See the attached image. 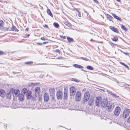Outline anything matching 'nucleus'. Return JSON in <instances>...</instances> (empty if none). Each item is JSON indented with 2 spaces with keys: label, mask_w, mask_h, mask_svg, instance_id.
I'll return each instance as SVG.
<instances>
[{
  "label": "nucleus",
  "mask_w": 130,
  "mask_h": 130,
  "mask_svg": "<svg viewBox=\"0 0 130 130\" xmlns=\"http://www.w3.org/2000/svg\"><path fill=\"white\" fill-rule=\"evenodd\" d=\"M85 12H86V13H87L88 14V13H87V11H85Z\"/></svg>",
  "instance_id": "59"
},
{
  "label": "nucleus",
  "mask_w": 130,
  "mask_h": 130,
  "mask_svg": "<svg viewBox=\"0 0 130 130\" xmlns=\"http://www.w3.org/2000/svg\"><path fill=\"white\" fill-rule=\"evenodd\" d=\"M30 36L29 34H26L25 35V36L24 37L25 38H26Z\"/></svg>",
  "instance_id": "47"
},
{
  "label": "nucleus",
  "mask_w": 130,
  "mask_h": 130,
  "mask_svg": "<svg viewBox=\"0 0 130 130\" xmlns=\"http://www.w3.org/2000/svg\"><path fill=\"white\" fill-rule=\"evenodd\" d=\"M81 58L82 59L85 60H86V61H88V59L86 58H85L84 57H82Z\"/></svg>",
  "instance_id": "45"
},
{
  "label": "nucleus",
  "mask_w": 130,
  "mask_h": 130,
  "mask_svg": "<svg viewBox=\"0 0 130 130\" xmlns=\"http://www.w3.org/2000/svg\"><path fill=\"white\" fill-rule=\"evenodd\" d=\"M124 85V87L125 88H129V86L130 85H129L128 84H125V83Z\"/></svg>",
  "instance_id": "37"
},
{
  "label": "nucleus",
  "mask_w": 130,
  "mask_h": 130,
  "mask_svg": "<svg viewBox=\"0 0 130 130\" xmlns=\"http://www.w3.org/2000/svg\"><path fill=\"white\" fill-rule=\"evenodd\" d=\"M53 25L54 27L57 28H58L59 26V25L56 22H54L53 24Z\"/></svg>",
  "instance_id": "29"
},
{
  "label": "nucleus",
  "mask_w": 130,
  "mask_h": 130,
  "mask_svg": "<svg viewBox=\"0 0 130 130\" xmlns=\"http://www.w3.org/2000/svg\"><path fill=\"white\" fill-rule=\"evenodd\" d=\"M102 99L100 96L97 97L96 99L95 105L98 107L101 106L102 103Z\"/></svg>",
  "instance_id": "2"
},
{
  "label": "nucleus",
  "mask_w": 130,
  "mask_h": 130,
  "mask_svg": "<svg viewBox=\"0 0 130 130\" xmlns=\"http://www.w3.org/2000/svg\"><path fill=\"white\" fill-rule=\"evenodd\" d=\"M121 111V109L119 106L117 107L114 110V114L116 116H118L120 113Z\"/></svg>",
  "instance_id": "9"
},
{
  "label": "nucleus",
  "mask_w": 130,
  "mask_h": 130,
  "mask_svg": "<svg viewBox=\"0 0 130 130\" xmlns=\"http://www.w3.org/2000/svg\"><path fill=\"white\" fill-rule=\"evenodd\" d=\"M117 81V80L116 79H114L113 80V81L114 82H116Z\"/></svg>",
  "instance_id": "57"
},
{
  "label": "nucleus",
  "mask_w": 130,
  "mask_h": 130,
  "mask_svg": "<svg viewBox=\"0 0 130 130\" xmlns=\"http://www.w3.org/2000/svg\"><path fill=\"white\" fill-rule=\"evenodd\" d=\"M127 122L128 123H130V115L127 119Z\"/></svg>",
  "instance_id": "46"
},
{
  "label": "nucleus",
  "mask_w": 130,
  "mask_h": 130,
  "mask_svg": "<svg viewBox=\"0 0 130 130\" xmlns=\"http://www.w3.org/2000/svg\"><path fill=\"white\" fill-rule=\"evenodd\" d=\"M90 97L89 93L88 92H86L84 94L83 98L84 103L85 104V102H87L88 100Z\"/></svg>",
  "instance_id": "7"
},
{
  "label": "nucleus",
  "mask_w": 130,
  "mask_h": 130,
  "mask_svg": "<svg viewBox=\"0 0 130 130\" xmlns=\"http://www.w3.org/2000/svg\"><path fill=\"white\" fill-rule=\"evenodd\" d=\"M63 58L62 57H59L58 58H57V59H62Z\"/></svg>",
  "instance_id": "51"
},
{
  "label": "nucleus",
  "mask_w": 130,
  "mask_h": 130,
  "mask_svg": "<svg viewBox=\"0 0 130 130\" xmlns=\"http://www.w3.org/2000/svg\"><path fill=\"white\" fill-rule=\"evenodd\" d=\"M106 18L108 20L110 21H112L113 19V17L110 15L108 14H106L105 15Z\"/></svg>",
  "instance_id": "17"
},
{
  "label": "nucleus",
  "mask_w": 130,
  "mask_h": 130,
  "mask_svg": "<svg viewBox=\"0 0 130 130\" xmlns=\"http://www.w3.org/2000/svg\"><path fill=\"white\" fill-rule=\"evenodd\" d=\"M81 94L80 92L77 91L76 93L75 96V98L76 101H79L81 99Z\"/></svg>",
  "instance_id": "6"
},
{
  "label": "nucleus",
  "mask_w": 130,
  "mask_h": 130,
  "mask_svg": "<svg viewBox=\"0 0 130 130\" xmlns=\"http://www.w3.org/2000/svg\"><path fill=\"white\" fill-rule=\"evenodd\" d=\"M40 92V88L38 87L36 88L35 91V94L37 95L38 94H39Z\"/></svg>",
  "instance_id": "19"
},
{
  "label": "nucleus",
  "mask_w": 130,
  "mask_h": 130,
  "mask_svg": "<svg viewBox=\"0 0 130 130\" xmlns=\"http://www.w3.org/2000/svg\"><path fill=\"white\" fill-rule=\"evenodd\" d=\"M112 95L115 97H117V98H118L119 97V96H118L117 95L114 93H113Z\"/></svg>",
  "instance_id": "39"
},
{
  "label": "nucleus",
  "mask_w": 130,
  "mask_h": 130,
  "mask_svg": "<svg viewBox=\"0 0 130 130\" xmlns=\"http://www.w3.org/2000/svg\"><path fill=\"white\" fill-rule=\"evenodd\" d=\"M5 54V53L2 51H0V55H2Z\"/></svg>",
  "instance_id": "41"
},
{
  "label": "nucleus",
  "mask_w": 130,
  "mask_h": 130,
  "mask_svg": "<svg viewBox=\"0 0 130 130\" xmlns=\"http://www.w3.org/2000/svg\"><path fill=\"white\" fill-rule=\"evenodd\" d=\"M60 37L61 38H62L63 39H65L66 38V37L65 36H60Z\"/></svg>",
  "instance_id": "52"
},
{
  "label": "nucleus",
  "mask_w": 130,
  "mask_h": 130,
  "mask_svg": "<svg viewBox=\"0 0 130 130\" xmlns=\"http://www.w3.org/2000/svg\"><path fill=\"white\" fill-rule=\"evenodd\" d=\"M92 40H93L92 39H91L90 40V41H92Z\"/></svg>",
  "instance_id": "62"
},
{
  "label": "nucleus",
  "mask_w": 130,
  "mask_h": 130,
  "mask_svg": "<svg viewBox=\"0 0 130 130\" xmlns=\"http://www.w3.org/2000/svg\"><path fill=\"white\" fill-rule=\"evenodd\" d=\"M24 63L25 64H27L30 65L31 64H32L33 63V62L32 61L25 62Z\"/></svg>",
  "instance_id": "30"
},
{
  "label": "nucleus",
  "mask_w": 130,
  "mask_h": 130,
  "mask_svg": "<svg viewBox=\"0 0 130 130\" xmlns=\"http://www.w3.org/2000/svg\"><path fill=\"white\" fill-rule=\"evenodd\" d=\"M129 113L130 110L129 109H125L123 112V117L124 118H126L129 116Z\"/></svg>",
  "instance_id": "4"
},
{
  "label": "nucleus",
  "mask_w": 130,
  "mask_h": 130,
  "mask_svg": "<svg viewBox=\"0 0 130 130\" xmlns=\"http://www.w3.org/2000/svg\"><path fill=\"white\" fill-rule=\"evenodd\" d=\"M11 30L12 31H19L14 26H12L11 28Z\"/></svg>",
  "instance_id": "24"
},
{
  "label": "nucleus",
  "mask_w": 130,
  "mask_h": 130,
  "mask_svg": "<svg viewBox=\"0 0 130 130\" xmlns=\"http://www.w3.org/2000/svg\"><path fill=\"white\" fill-rule=\"evenodd\" d=\"M73 66L76 68H77L80 69L83 68V67L79 64H73Z\"/></svg>",
  "instance_id": "22"
},
{
  "label": "nucleus",
  "mask_w": 130,
  "mask_h": 130,
  "mask_svg": "<svg viewBox=\"0 0 130 130\" xmlns=\"http://www.w3.org/2000/svg\"><path fill=\"white\" fill-rule=\"evenodd\" d=\"M93 103V102L91 101H89L88 102V104L89 105H92V103Z\"/></svg>",
  "instance_id": "42"
},
{
  "label": "nucleus",
  "mask_w": 130,
  "mask_h": 130,
  "mask_svg": "<svg viewBox=\"0 0 130 130\" xmlns=\"http://www.w3.org/2000/svg\"><path fill=\"white\" fill-rule=\"evenodd\" d=\"M125 68H126L127 69H128L129 70V68L126 65H125Z\"/></svg>",
  "instance_id": "50"
},
{
  "label": "nucleus",
  "mask_w": 130,
  "mask_h": 130,
  "mask_svg": "<svg viewBox=\"0 0 130 130\" xmlns=\"http://www.w3.org/2000/svg\"><path fill=\"white\" fill-rule=\"evenodd\" d=\"M68 91L65 90L64 91V100H66L68 98Z\"/></svg>",
  "instance_id": "18"
},
{
  "label": "nucleus",
  "mask_w": 130,
  "mask_h": 130,
  "mask_svg": "<svg viewBox=\"0 0 130 130\" xmlns=\"http://www.w3.org/2000/svg\"><path fill=\"white\" fill-rule=\"evenodd\" d=\"M35 84L34 83H30L29 84V86H35Z\"/></svg>",
  "instance_id": "36"
},
{
  "label": "nucleus",
  "mask_w": 130,
  "mask_h": 130,
  "mask_svg": "<svg viewBox=\"0 0 130 130\" xmlns=\"http://www.w3.org/2000/svg\"><path fill=\"white\" fill-rule=\"evenodd\" d=\"M5 94L4 91L3 90H0V95L2 97H4L5 96Z\"/></svg>",
  "instance_id": "20"
},
{
  "label": "nucleus",
  "mask_w": 130,
  "mask_h": 130,
  "mask_svg": "<svg viewBox=\"0 0 130 130\" xmlns=\"http://www.w3.org/2000/svg\"><path fill=\"white\" fill-rule=\"evenodd\" d=\"M124 83L120 82L118 85L120 86L123 87L124 85Z\"/></svg>",
  "instance_id": "31"
},
{
  "label": "nucleus",
  "mask_w": 130,
  "mask_h": 130,
  "mask_svg": "<svg viewBox=\"0 0 130 130\" xmlns=\"http://www.w3.org/2000/svg\"><path fill=\"white\" fill-rule=\"evenodd\" d=\"M117 1H118L119 2H121L120 0H116Z\"/></svg>",
  "instance_id": "58"
},
{
  "label": "nucleus",
  "mask_w": 130,
  "mask_h": 130,
  "mask_svg": "<svg viewBox=\"0 0 130 130\" xmlns=\"http://www.w3.org/2000/svg\"><path fill=\"white\" fill-rule=\"evenodd\" d=\"M94 2L96 3H98V1L97 0H93Z\"/></svg>",
  "instance_id": "53"
},
{
  "label": "nucleus",
  "mask_w": 130,
  "mask_h": 130,
  "mask_svg": "<svg viewBox=\"0 0 130 130\" xmlns=\"http://www.w3.org/2000/svg\"><path fill=\"white\" fill-rule=\"evenodd\" d=\"M45 26H44V27H46L47 28H48V26L47 25H45Z\"/></svg>",
  "instance_id": "56"
},
{
  "label": "nucleus",
  "mask_w": 130,
  "mask_h": 130,
  "mask_svg": "<svg viewBox=\"0 0 130 130\" xmlns=\"http://www.w3.org/2000/svg\"><path fill=\"white\" fill-rule=\"evenodd\" d=\"M47 13L50 16H51L52 17H53V15L52 14L50 10L49 9H48L47 10Z\"/></svg>",
  "instance_id": "26"
},
{
  "label": "nucleus",
  "mask_w": 130,
  "mask_h": 130,
  "mask_svg": "<svg viewBox=\"0 0 130 130\" xmlns=\"http://www.w3.org/2000/svg\"><path fill=\"white\" fill-rule=\"evenodd\" d=\"M19 96V99L20 101H23L24 99V95L22 94H19L18 96Z\"/></svg>",
  "instance_id": "15"
},
{
  "label": "nucleus",
  "mask_w": 130,
  "mask_h": 130,
  "mask_svg": "<svg viewBox=\"0 0 130 130\" xmlns=\"http://www.w3.org/2000/svg\"><path fill=\"white\" fill-rule=\"evenodd\" d=\"M65 24L69 27H70L71 26V24L68 22L65 21L64 22Z\"/></svg>",
  "instance_id": "23"
},
{
  "label": "nucleus",
  "mask_w": 130,
  "mask_h": 130,
  "mask_svg": "<svg viewBox=\"0 0 130 130\" xmlns=\"http://www.w3.org/2000/svg\"><path fill=\"white\" fill-rule=\"evenodd\" d=\"M4 23L3 21L1 20H0V28L3 26Z\"/></svg>",
  "instance_id": "28"
},
{
  "label": "nucleus",
  "mask_w": 130,
  "mask_h": 130,
  "mask_svg": "<svg viewBox=\"0 0 130 130\" xmlns=\"http://www.w3.org/2000/svg\"><path fill=\"white\" fill-rule=\"evenodd\" d=\"M86 68L90 70H92L93 69V67L90 66H88L86 67Z\"/></svg>",
  "instance_id": "27"
},
{
  "label": "nucleus",
  "mask_w": 130,
  "mask_h": 130,
  "mask_svg": "<svg viewBox=\"0 0 130 130\" xmlns=\"http://www.w3.org/2000/svg\"><path fill=\"white\" fill-rule=\"evenodd\" d=\"M106 107V110L107 111L111 112L114 108V106L113 104L109 103Z\"/></svg>",
  "instance_id": "3"
},
{
  "label": "nucleus",
  "mask_w": 130,
  "mask_h": 130,
  "mask_svg": "<svg viewBox=\"0 0 130 130\" xmlns=\"http://www.w3.org/2000/svg\"><path fill=\"white\" fill-rule=\"evenodd\" d=\"M72 80L73 81H75L77 82H79L80 81L79 80H78L74 78H72Z\"/></svg>",
  "instance_id": "38"
},
{
  "label": "nucleus",
  "mask_w": 130,
  "mask_h": 130,
  "mask_svg": "<svg viewBox=\"0 0 130 130\" xmlns=\"http://www.w3.org/2000/svg\"><path fill=\"white\" fill-rule=\"evenodd\" d=\"M77 11L78 12V13L77 14V15L79 17H81V14H80V11H79L78 10H77Z\"/></svg>",
  "instance_id": "40"
},
{
  "label": "nucleus",
  "mask_w": 130,
  "mask_h": 130,
  "mask_svg": "<svg viewBox=\"0 0 130 130\" xmlns=\"http://www.w3.org/2000/svg\"><path fill=\"white\" fill-rule=\"evenodd\" d=\"M31 91H28V92L26 93L27 98V99H29L31 97Z\"/></svg>",
  "instance_id": "13"
},
{
  "label": "nucleus",
  "mask_w": 130,
  "mask_h": 130,
  "mask_svg": "<svg viewBox=\"0 0 130 130\" xmlns=\"http://www.w3.org/2000/svg\"><path fill=\"white\" fill-rule=\"evenodd\" d=\"M55 51L56 52L58 53L59 54H60V51L58 49L56 50H55Z\"/></svg>",
  "instance_id": "43"
},
{
  "label": "nucleus",
  "mask_w": 130,
  "mask_h": 130,
  "mask_svg": "<svg viewBox=\"0 0 130 130\" xmlns=\"http://www.w3.org/2000/svg\"><path fill=\"white\" fill-rule=\"evenodd\" d=\"M111 14L112 15L114 18L117 19L118 20H119L120 21H121V19L119 17L117 16L116 14L112 13H111Z\"/></svg>",
  "instance_id": "16"
},
{
  "label": "nucleus",
  "mask_w": 130,
  "mask_h": 130,
  "mask_svg": "<svg viewBox=\"0 0 130 130\" xmlns=\"http://www.w3.org/2000/svg\"><path fill=\"white\" fill-rule=\"evenodd\" d=\"M19 94V90L17 89L15 90L14 88H12L10 90L9 93L6 94V98L10 99L12 96H14V94L15 96H18Z\"/></svg>",
  "instance_id": "1"
},
{
  "label": "nucleus",
  "mask_w": 130,
  "mask_h": 130,
  "mask_svg": "<svg viewBox=\"0 0 130 130\" xmlns=\"http://www.w3.org/2000/svg\"><path fill=\"white\" fill-rule=\"evenodd\" d=\"M29 29L28 28H27L25 29V30L26 31H28Z\"/></svg>",
  "instance_id": "55"
},
{
  "label": "nucleus",
  "mask_w": 130,
  "mask_h": 130,
  "mask_svg": "<svg viewBox=\"0 0 130 130\" xmlns=\"http://www.w3.org/2000/svg\"><path fill=\"white\" fill-rule=\"evenodd\" d=\"M49 96L48 94L45 93L44 95V101L47 102L49 99Z\"/></svg>",
  "instance_id": "12"
},
{
  "label": "nucleus",
  "mask_w": 130,
  "mask_h": 130,
  "mask_svg": "<svg viewBox=\"0 0 130 130\" xmlns=\"http://www.w3.org/2000/svg\"><path fill=\"white\" fill-rule=\"evenodd\" d=\"M84 71L85 72H87V71H86L85 70H84Z\"/></svg>",
  "instance_id": "61"
},
{
  "label": "nucleus",
  "mask_w": 130,
  "mask_h": 130,
  "mask_svg": "<svg viewBox=\"0 0 130 130\" xmlns=\"http://www.w3.org/2000/svg\"><path fill=\"white\" fill-rule=\"evenodd\" d=\"M109 44H110L112 47H113L114 48L115 47V44H114V43H112V42H109Z\"/></svg>",
  "instance_id": "35"
},
{
  "label": "nucleus",
  "mask_w": 130,
  "mask_h": 130,
  "mask_svg": "<svg viewBox=\"0 0 130 130\" xmlns=\"http://www.w3.org/2000/svg\"><path fill=\"white\" fill-rule=\"evenodd\" d=\"M120 63L122 65L125 66V65H126V64L124 63L123 62H120Z\"/></svg>",
  "instance_id": "49"
},
{
  "label": "nucleus",
  "mask_w": 130,
  "mask_h": 130,
  "mask_svg": "<svg viewBox=\"0 0 130 130\" xmlns=\"http://www.w3.org/2000/svg\"><path fill=\"white\" fill-rule=\"evenodd\" d=\"M121 27L123 29V30H125V31H127V29L124 25H121Z\"/></svg>",
  "instance_id": "32"
},
{
  "label": "nucleus",
  "mask_w": 130,
  "mask_h": 130,
  "mask_svg": "<svg viewBox=\"0 0 130 130\" xmlns=\"http://www.w3.org/2000/svg\"><path fill=\"white\" fill-rule=\"evenodd\" d=\"M67 39L69 42H71L74 41L73 39L72 38L67 37Z\"/></svg>",
  "instance_id": "25"
},
{
  "label": "nucleus",
  "mask_w": 130,
  "mask_h": 130,
  "mask_svg": "<svg viewBox=\"0 0 130 130\" xmlns=\"http://www.w3.org/2000/svg\"><path fill=\"white\" fill-rule=\"evenodd\" d=\"M40 39L42 40H47V38L44 36L41 37Z\"/></svg>",
  "instance_id": "33"
},
{
  "label": "nucleus",
  "mask_w": 130,
  "mask_h": 130,
  "mask_svg": "<svg viewBox=\"0 0 130 130\" xmlns=\"http://www.w3.org/2000/svg\"><path fill=\"white\" fill-rule=\"evenodd\" d=\"M109 28L112 31L115 32L117 33H118L119 32L118 29L114 27L110 26L109 27Z\"/></svg>",
  "instance_id": "14"
},
{
  "label": "nucleus",
  "mask_w": 130,
  "mask_h": 130,
  "mask_svg": "<svg viewBox=\"0 0 130 130\" xmlns=\"http://www.w3.org/2000/svg\"><path fill=\"white\" fill-rule=\"evenodd\" d=\"M113 41H117L118 40V38L116 37H115L112 38Z\"/></svg>",
  "instance_id": "34"
},
{
  "label": "nucleus",
  "mask_w": 130,
  "mask_h": 130,
  "mask_svg": "<svg viewBox=\"0 0 130 130\" xmlns=\"http://www.w3.org/2000/svg\"><path fill=\"white\" fill-rule=\"evenodd\" d=\"M49 92L51 97L52 100L54 99L55 94V89L51 88L50 89Z\"/></svg>",
  "instance_id": "8"
},
{
  "label": "nucleus",
  "mask_w": 130,
  "mask_h": 130,
  "mask_svg": "<svg viewBox=\"0 0 130 130\" xmlns=\"http://www.w3.org/2000/svg\"><path fill=\"white\" fill-rule=\"evenodd\" d=\"M48 42H43V44H45Z\"/></svg>",
  "instance_id": "54"
},
{
  "label": "nucleus",
  "mask_w": 130,
  "mask_h": 130,
  "mask_svg": "<svg viewBox=\"0 0 130 130\" xmlns=\"http://www.w3.org/2000/svg\"><path fill=\"white\" fill-rule=\"evenodd\" d=\"M109 103L108 102L107 99L106 98H104L102 101V103L101 106L104 108L108 105V104Z\"/></svg>",
  "instance_id": "5"
},
{
  "label": "nucleus",
  "mask_w": 130,
  "mask_h": 130,
  "mask_svg": "<svg viewBox=\"0 0 130 130\" xmlns=\"http://www.w3.org/2000/svg\"><path fill=\"white\" fill-rule=\"evenodd\" d=\"M117 83H119V82L118 81H117Z\"/></svg>",
  "instance_id": "63"
},
{
  "label": "nucleus",
  "mask_w": 130,
  "mask_h": 130,
  "mask_svg": "<svg viewBox=\"0 0 130 130\" xmlns=\"http://www.w3.org/2000/svg\"><path fill=\"white\" fill-rule=\"evenodd\" d=\"M75 88L74 87H72L70 88V96H73L75 94Z\"/></svg>",
  "instance_id": "10"
},
{
  "label": "nucleus",
  "mask_w": 130,
  "mask_h": 130,
  "mask_svg": "<svg viewBox=\"0 0 130 130\" xmlns=\"http://www.w3.org/2000/svg\"><path fill=\"white\" fill-rule=\"evenodd\" d=\"M36 44L37 45H42V43H37Z\"/></svg>",
  "instance_id": "48"
},
{
  "label": "nucleus",
  "mask_w": 130,
  "mask_h": 130,
  "mask_svg": "<svg viewBox=\"0 0 130 130\" xmlns=\"http://www.w3.org/2000/svg\"><path fill=\"white\" fill-rule=\"evenodd\" d=\"M107 92L109 93V94H110L111 95L113 93L112 92L108 90H107Z\"/></svg>",
  "instance_id": "44"
},
{
  "label": "nucleus",
  "mask_w": 130,
  "mask_h": 130,
  "mask_svg": "<svg viewBox=\"0 0 130 130\" xmlns=\"http://www.w3.org/2000/svg\"><path fill=\"white\" fill-rule=\"evenodd\" d=\"M62 95V92L61 91H59L56 92V96L58 99H61Z\"/></svg>",
  "instance_id": "11"
},
{
  "label": "nucleus",
  "mask_w": 130,
  "mask_h": 130,
  "mask_svg": "<svg viewBox=\"0 0 130 130\" xmlns=\"http://www.w3.org/2000/svg\"><path fill=\"white\" fill-rule=\"evenodd\" d=\"M81 70L82 71H84V70L83 69H82Z\"/></svg>",
  "instance_id": "60"
},
{
  "label": "nucleus",
  "mask_w": 130,
  "mask_h": 130,
  "mask_svg": "<svg viewBox=\"0 0 130 130\" xmlns=\"http://www.w3.org/2000/svg\"><path fill=\"white\" fill-rule=\"evenodd\" d=\"M28 91L27 90V89L25 88H24L22 90V93L23 94L24 93L25 94L28 92Z\"/></svg>",
  "instance_id": "21"
}]
</instances>
